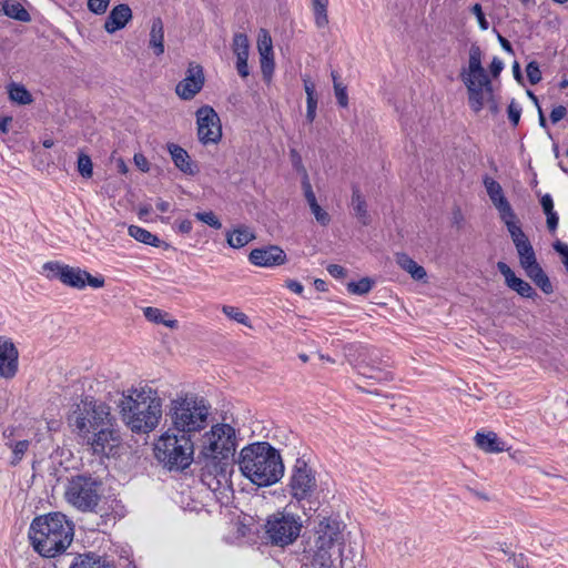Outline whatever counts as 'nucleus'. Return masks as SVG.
<instances>
[{
    "instance_id": "obj_1",
    "label": "nucleus",
    "mask_w": 568,
    "mask_h": 568,
    "mask_svg": "<svg viewBox=\"0 0 568 568\" xmlns=\"http://www.w3.org/2000/svg\"><path fill=\"white\" fill-rule=\"evenodd\" d=\"M236 449L235 429L229 424H216L202 438L199 462L201 480L210 490L222 497L232 491L230 459Z\"/></svg>"
},
{
    "instance_id": "obj_2",
    "label": "nucleus",
    "mask_w": 568,
    "mask_h": 568,
    "mask_svg": "<svg viewBox=\"0 0 568 568\" xmlns=\"http://www.w3.org/2000/svg\"><path fill=\"white\" fill-rule=\"evenodd\" d=\"M163 400L158 389L149 385L129 388L118 407L123 423L136 434L154 430L162 418Z\"/></svg>"
},
{
    "instance_id": "obj_3",
    "label": "nucleus",
    "mask_w": 568,
    "mask_h": 568,
    "mask_svg": "<svg viewBox=\"0 0 568 568\" xmlns=\"http://www.w3.org/2000/svg\"><path fill=\"white\" fill-rule=\"evenodd\" d=\"M73 535V525L61 513L36 517L29 529L33 549L47 558H53L64 552L71 545Z\"/></svg>"
},
{
    "instance_id": "obj_4",
    "label": "nucleus",
    "mask_w": 568,
    "mask_h": 568,
    "mask_svg": "<svg viewBox=\"0 0 568 568\" xmlns=\"http://www.w3.org/2000/svg\"><path fill=\"white\" fill-rule=\"evenodd\" d=\"M239 467L243 476L260 487L277 483L284 475L280 453L266 442H257L242 448Z\"/></svg>"
},
{
    "instance_id": "obj_5",
    "label": "nucleus",
    "mask_w": 568,
    "mask_h": 568,
    "mask_svg": "<svg viewBox=\"0 0 568 568\" xmlns=\"http://www.w3.org/2000/svg\"><path fill=\"white\" fill-rule=\"evenodd\" d=\"M210 414L211 406L203 397L190 392L176 393L166 405L169 432L189 436L200 433L207 427Z\"/></svg>"
},
{
    "instance_id": "obj_6",
    "label": "nucleus",
    "mask_w": 568,
    "mask_h": 568,
    "mask_svg": "<svg viewBox=\"0 0 568 568\" xmlns=\"http://www.w3.org/2000/svg\"><path fill=\"white\" fill-rule=\"evenodd\" d=\"M344 534L341 523L331 518L322 519L315 528L313 542L304 550L310 559L311 568H334L339 558L342 568H354L343 556Z\"/></svg>"
},
{
    "instance_id": "obj_7",
    "label": "nucleus",
    "mask_w": 568,
    "mask_h": 568,
    "mask_svg": "<svg viewBox=\"0 0 568 568\" xmlns=\"http://www.w3.org/2000/svg\"><path fill=\"white\" fill-rule=\"evenodd\" d=\"M483 51L477 43L469 48L467 69H463L460 78L468 92V102L476 113L483 110L485 99L491 97L493 84L483 67Z\"/></svg>"
},
{
    "instance_id": "obj_8",
    "label": "nucleus",
    "mask_w": 568,
    "mask_h": 568,
    "mask_svg": "<svg viewBox=\"0 0 568 568\" xmlns=\"http://www.w3.org/2000/svg\"><path fill=\"white\" fill-rule=\"evenodd\" d=\"M155 457L170 470H182L193 460L194 445L191 436L181 434H163L154 446Z\"/></svg>"
},
{
    "instance_id": "obj_9",
    "label": "nucleus",
    "mask_w": 568,
    "mask_h": 568,
    "mask_svg": "<svg viewBox=\"0 0 568 568\" xmlns=\"http://www.w3.org/2000/svg\"><path fill=\"white\" fill-rule=\"evenodd\" d=\"M102 497V483L92 476L77 475L68 480L65 500L80 511L93 513Z\"/></svg>"
},
{
    "instance_id": "obj_10",
    "label": "nucleus",
    "mask_w": 568,
    "mask_h": 568,
    "mask_svg": "<svg viewBox=\"0 0 568 568\" xmlns=\"http://www.w3.org/2000/svg\"><path fill=\"white\" fill-rule=\"evenodd\" d=\"M100 425L97 430H89L85 427L83 418L78 422V436L82 443L90 446L92 453L98 456H109L114 447L120 443V436L113 428V422H109L108 413L103 409L98 414Z\"/></svg>"
},
{
    "instance_id": "obj_11",
    "label": "nucleus",
    "mask_w": 568,
    "mask_h": 568,
    "mask_svg": "<svg viewBox=\"0 0 568 568\" xmlns=\"http://www.w3.org/2000/svg\"><path fill=\"white\" fill-rule=\"evenodd\" d=\"M303 527L298 515L277 511L268 516L265 532L270 541L280 547L292 545L300 536Z\"/></svg>"
},
{
    "instance_id": "obj_12",
    "label": "nucleus",
    "mask_w": 568,
    "mask_h": 568,
    "mask_svg": "<svg viewBox=\"0 0 568 568\" xmlns=\"http://www.w3.org/2000/svg\"><path fill=\"white\" fill-rule=\"evenodd\" d=\"M44 271H49V278H58L64 285L82 290L85 285L93 288H101L104 286L103 276H92L89 272L80 267H73L59 262H48L43 265Z\"/></svg>"
},
{
    "instance_id": "obj_13",
    "label": "nucleus",
    "mask_w": 568,
    "mask_h": 568,
    "mask_svg": "<svg viewBox=\"0 0 568 568\" xmlns=\"http://www.w3.org/2000/svg\"><path fill=\"white\" fill-rule=\"evenodd\" d=\"M317 489V481L313 469L301 459H297L290 480V494L297 501L311 500Z\"/></svg>"
},
{
    "instance_id": "obj_14",
    "label": "nucleus",
    "mask_w": 568,
    "mask_h": 568,
    "mask_svg": "<svg viewBox=\"0 0 568 568\" xmlns=\"http://www.w3.org/2000/svg\"><path fill=\"white\" fill-rule=\"evenodd\" d=\"M197 136L203 144H215L222 138V126L219 114L210 105L196 111Z\"/></svg>"
},
{
    "instance_id": "obj_15",
    "label": "nucleus",
    "mask_w": 568,
    "mask_h": 568,
    "mask_svg": "<svg viewBox=\"0 0 568 568\" xmlns=\"http://www.w3.org/2000/svg\"><path fill=\"white\" fill-rule=\"evenodd\" d=\"M102 409L108 413L109 422H113V417L111 415L109 405L102 402L94 400L92 398L83 399L81 404L78 406V409L73 413V416L70 418V422L74 426L75 432L78 433V422L80 420L79 418H83L85 427L89 430H97V425H100L101 420L98 419V414H100V410Z\"/></svg>"
},
{
    "instance_id": "obj_16",
    "label": "nucleus",
    "mask_w": 568,
    "mask_h": 568,
    "mask_svg": "<svg viewBox=\"0 0 568 568\" xmlns=\"http://www.w3.org/2000/svg\"><path fill=\"white\" fill-rule=\"evenodd\" d=\"M203 84V68L200 64L190 63L186 77L176 84L175 92L181 99L191 100L201 91Z\"/></svg>"
},
{
    "instance_id": "obj_17",
    "label": "nucleus",
    "mask_w": 568,
    "mask_h": 568,
    "mask_svg": "<svg viewBox=\"0 0 568 568\" xmlns=\"http://www.w3.org/2000/svg\"><path fill=\"white\" fill-rule=\"evenodd\" d=\"M19 352L13 342L0 336V376L10 379L18 372Z\"/></svg>"
},
{
    "instance_id": "obj_18",
    "label": "nucleus",
    "mask_w": 568,
    "mask_h": 568,
    "mask_svg": "<svg viewBox=\"0 0 568 568\" xmlns=\"http://www.w3.org/2000/svg\"><path fill=\"white\" fill-rule=\"evenodd\" d=\"M252 264L262 267H272L275 265H282L286 260L285 252L276 246L271 245L261 248H254L248 256Z\"/></svg>"
},
{
    "instance_id": "obj_19",
    "label": "nucleus",
    "mask_w": 568,
    "mask_h": 568,
    "mask_svg": "<svg viewBox=\"0 0 568 568\" xmlns=\"http://www.w3.org/2000/svg\"><path fill=\"white\" fill-rule=\"evenodd\" d=\"M131 19V8L125 3L118 4L109 13L104 22V29L108 33H114L115 31L123 29Z\"/></svg>"
},
{
    "instance_id": "obj_20",
    "label": "nucleus",
    "mask_w": 568,
    "mask_h": 568,
    "mask_svg": "<svg viewBox=\"0 0 568 568\" xmlns=\"http://www.w3.org/2000/svg\"><path fill=\"white\" fill-rule=\"evenodd\" d=\"M498 271L504 275L506 284L519 295L531 297L535 293L530 284L515 275L511 268L505 262L497 263Z\"/></svg>"
},
{
    "instance_id": "obj_21",
    "label": "nucleus",
    "mask_w": 568,
    "mask_h": 568,
    "mask_svg": "<svg viewBox=\"0 0 568 568\" xmlns=\"http://www.w3.org/2000/svg\"><path fill=\"white\" fill-rule=\"evenodd\" d=\"M70 568H115L113 562L94 552L80 554L74 557Z\"/></svg>"
},
{
    "instance_id": "obj_22",
    "label": "nucleus",
    "mask_w": 568,
    "mask_h": 568,
    "mask_svg": "<svg viewBox=\"0 0 568 568\" xmlns=\"http://www.w3.org/2000/svg\"><path fill=\"white\" fill-rule=\"evenodd\" d=\"M168 149L175 166L179 170L185 174H195V165L191 162L190 155L184 149L174 143H170Z\"/></svg>"
},
{
    "instance_id": "obj_23",
    "label": "nucleus",
    "mask_w": 568,
    "mask_h": 568,
    "mask_svg": "<svg viewBox=\"0 0 568 568\" xmlns=\"http://www.w3.org/2000/svg\"><path fill=\"white\" fill-rule=\"evenodd\" d=\"M476 445L486 453H501L505 450V443L500 440L496 433H477L475 436Z\"/></svg>"
},
{
    "instance_id": "obj_24",
    "label": "nucleus",
    "mask_w": 568,
    "mask_h": 568,
    "mask_svg": "<svg viewBox=\"0 0 568 568\" xmlns=\"http://www.w3.org/2000/svg\"><path fill=\"white\" fill-rule=\"evenodd\" d=\"M255 239L254 232L246 225H240L226 233V242L233 248H241Z\"/></svg>"
},
{
    "instance_id": "obj_25",
    "label": "nucleus",
    "mask_w": 568,
    "mask_h": 568,
    "mask_svg": "<svg viewBox=\"0 0 568 568\" xmlns=\"http://www.w3.org/2000/svg\"><path fill=\"white\" fill-rule=\"evenodd\" d=\"M149 47L153 50L155 55L164 53V27L159 17L152 20Z\"/></svg>"
},
{
    "instance_id": "obj_26",
    "label": "nucleus",
    "mask_w": 568,
    "mask_h": 568,
    "mask_svg": "<svg viewBox=\"0 0 568 568\" xmlns=\"http://www.w3.org/2000/svg\"><path fill=\"white\" fill-rule=\"evenodd\" d=\"M352 207L354 210V215L359 220V222L363 225H368L371 217L367 212V204L357 186H353Z\"/></svg>"
},
{
    "instance_id": "obj_27",
    "label": "nucleus",
    "mask_w": 568,
    "mask_h": 568,
    "mask_svg": "<svg viewBox=\"0 0 568 568\" xmlns=\"http://www.w3.org/2000/svg\"><path fill=\"white\" fill-rule=\"evenodd\" d=\"M483 183L495 209L504 205V203L509 202L504 195L501 185L496 180L486 175L483 180Z\"/></svg>"
},
{
    "instance_id": "obj_28",
    "label": "nucleus",
    "mask_w": 568,
    "mask_h": 568,
    "mask_svg": "<svg viewBox=\"0 0 568 568\" xmlns=\"http://www.w3.org/2000/svg\"><path fill=\"white\" fill-rule=\"evenodd\" d=\"M396 263L407 273L410 274V276L414 280H423L426 277V271L423 266L418 265L413 258H410L405 253H397L396 254Z\"/></svg>"
},
{
    "instance_id": "obj_29",
    "label": "nucleus",
    "mask_w": 568,
    "mask_h": 568,
    "mask_svg": "<svg viewBox=\"0 0 568 568\" xmlns=\"http://www.w3.org/2000/svg\"><path fill=\"white\" fill-rule=\"evenodd\" d=\"M496 210L499 214L500 220L506 225L509 235L517 233L518 231H521L518 217L509 202L504 203V205L497 207Z\"/></svg>"
},
{
    "instance_id": "obj_30",
    "label": "nucleus",
    "mask_w": 568,
    "mask_h": 568,
    "mask_svg": "<svg viewBox=\"0 0 568 568\" xmlns=\"http://www.w3.org/2000/svg\"><path fill=\"white\" fill-rule=\"evenodd\" d=\"M526 274L544 293H552L554 288L549 281V277L546 275V273L544 272L539 264L534 265L531 268L527 270Z\"/></svg>"
},
{
    "instance_id": "obj_31",
    "label": "nucleus",
    "mask_w": 568,
    "mask_h": 568,
    "mask_svg": "<svg viewBox=\"0 0 568 568\" xmlns=\"http://www.w3.org/2000/svg\"><path fill=\"white\" fill-rule=\"evenodd\" d=\"M7 89L11 101L22 105L32 103V95L23 84L11 82Z\"/></svg>"
},
{
    "instance_id": "obj_32",
    "label": "nucleus",
    "mask_w": 568,
    "mask_h": 568,
    "mask_svg": "<svg viewBox=\"0 0 568 568\" xmlns=\"http://www.w3.org/2000/svg\"><path fill=\"white\" fill-rule=\"evenodd\" d=\"M129 235L143 244L154 247H159L161 244V240L156 235L136 225L129 226Z\"/></svg>"
},
{
    "instance_id": "obj_33",
    "label": "nucleus",
    "mask_w": 568,
    "mask_h": 568,
    "mask_svg": "<svg viewBox=\"0 0 568 568\" xmlns=\"http://www.w3.org/2000/svg\"><path fill=\"white\" fill-rule=\"evenodd\" d=\"M7 17L21 21V22H30L31 16L24 9V7L19 2H10L8 0L4 1V13Z\"/></svg>"
},
{
    "instance_id": "obj_34",
    "label": "nucleus",
    "mask_w": 568,
    "mask_h": 568,
    "mask_svg": "<svg viewBox=\"0 0 568 568\" xmlns=\"http://www.w3.org/2000/svg\"><path fill=\"white\" fill-rule=\"evenodd\" d=\"M327 7L328 0H312L314 22L317 28H325L328 24Z\"/></svg>"
},
{
    "instance_id": "obj_35",
    "label": "nucleus",
    "mask_w": 568,
    "mask_h": 568,
    "mask_svg": "<svg viewBox=\"0 0 568 568\" xmlns=\"http://www.w3.org/2000/svg\"><path fill=\"white\" fill-rule=\"evenodd\" d=\"M143 314L145 318L150 322L163 324L170 328H175L178 326V321L164 320L165 314L160 308L149 306L143 310Z\"/></svg>"
},
{
    "instance_id": "obj_36",
    "label": "nucleus",
    "mask_w": 568,
    "mask_h": 568,
    "mask_svg": "<svg viewBox=\"0 0 568 568\" xmlns=\"http://www.w3.org/2000/svg\"><path fill=\"white\" fill-rule=\"evenodd\" d=\"M510 237L517 250L518 256L525 255L534 250L529 239L523 230L511 234Z\"/></svg>"
},
{
    "instance_id": "obj_37",
    "label": "nucleus",
    "mask_w": 568,
    "mask_h": 568,
    "mask_svg": "<svg viewBox=\"0 0 568 568\" xmlns=\"http://www.w3.org/2000/svg\"><path fill=\"white\" fill-rule=\"evenodd\" d=\"M232 50L237 57H248L250 43L244 33H235L233 37Z\"/></svg>"
},
{
    "instance_id": "obj_38",
    "label": "nucleus",
    "mask_w": 568,
    "mask_h": 568,
    "mask_svg": "<svg viewBox=\"0 0 568 568\" xmlns=\"http://www.w3.org/2000/svg\"><path fill=\"white\" fill-rule=\"evenodd\" d=\"M258 54H273V41L266 29H261L257 36Z\"/></svg>"
},
{
    "instance_id": "obj_39",
    "label": "nucleus",
    "mask_w": 568,
    "mask_h": 568,
    "mask_svg": "<svg viewBox=\"0 0 568 568\" xmlns=\"http://www.w3.org/2000/svg\"><path fill=\"white\" fill-rule=\"evenodd\" d=\"M373 284L374 282L369 277H363L358 282H349L347 290L352 294L365 295L372 290Z\"/></svg>"
},
{
    "instance_id": "obj_40",
    "label": "nucleus",
    "mask_w": 568,
    "mask_h": 568,
    "mask_svg": "<svg viewBox=\"0 0 568 568\" xmlns=\"http://www.w3.org/2000/svg\"><path fill=\"white\" fill-rule=\"evenodd\" d=\"M222 312L231 320L243 324L245 326H250V321L246 314L240 311V308L230 306V305H223Z\"/></svg>"
},
{
    "instance_id": "obj_41",
    "label": "nucleus",
    "mask_w": 568,
    "mask_h": 568,
    "mask_svg": "<svg viewBox=\"0 0 568 568\" xmlns=\"http://www.w3.org/2000/svg\"><path fill=\"white\" fill-rule=\"evenodd\" d=\"M30 446L29 440H19L14 444H9V447L12 449L13 458L11 460V465L16 466L18 465L21 459L23 458V455L28 450Z\"/></svg>"
},
{
    "instance_id": "obj_42",
    "label": "nucleus",
    "mask_w": 568,
    "mask_h": 568,
    "mask_svg": "<svg viewBox=\"0 0 568 568\" xmlns=\"http://www.w3.org/2000/svg\"><path fill=\"white\" fill-rule=\"evenodd\" d=\"M195 219L207 224L209 226L220 230L222 227V223L219 217L212 212H196L194 214Z\"/></svg>"
},
{
    "instance_id": "obj_43",
    "label": "nucleus",
    "mask_w": 568,
    "mask_h": 568,
    "mask_svg": "<svg viewBox=\"0 0 568 568\" xmlns=\"http://www.w3.org/2000/svg\"><path fill=\"white\" fill-rule=\"evenodd\" d=\"M333 82H334V91L337 102L341 106L346 108L348 104V98L346 92V87H344L341 82L337 81V75L333 72Z\"/></svg>"
},
{
    "instance_id": "obj_44",
    "label": "nucleus",
    "mask_w": 568,
    "mask_h": 568,
    "mask_svg": "<svg viewBox=\"0 0 568 568\" xmlns=\"http://www.w3.org/2000/svg\"><path fill=\"white\" fill-rule=\"evenodd\" d=\"M261 71L265 79H270L274 71V53L273 54H260Z\"/></svg>"
},
{
    "instance_id": "obj_45",
    "label": "nucleus",
    "mask_w": 568,
    "mask_h": 568,
    "mask_svg": "<svg viewBox=\"0 0 568 568\" xmlns=\"http://www.w3.org/2000/svg\"><path fill=\"white\" fill-rule=\"evenodd\" d=\"M78 171L83 178L92 176V161L89 155L81 153L78 158Z\"/></svg>"
},
{
    "instance_id": "obj_46",
    "label": "nucleus",
    "mask_w": 568,
    "mask_h": 568,
    "mask_svg": "<svg viewBox=\"0 0 568 568\" xmlns=\"http://www.w3.org/2000/svg\"><path fill=\"white\" fill-rule=\"evenodd\" d=\"M526 73H527V78H528V81L530 82V84L534 85L541 81V71L536 61H530L526 65Z\"/></svg>"
},
{
    "instance_id": "obj_47",
    "label": "nucleus",
    "mask_w": 568,
    "mask_h": 568,
    "mask_svg": "<svg viewBox=\"0 0 568 568\" xmlns=\"http://www.w3.org/2000/svg\"><path fill=\"white\" fill-rule=\"evenodd\" d=\"M302 189L304 191V196H305V200L308 203V205L317 203L315 193H314V191L312 189V185H311V182H310V179H308V174H307L306 171H304V176L302 179Z\"/></svg>"
},
{
    "instance_id": "obj_48",
    "label": "nucleus",
    "mask_w": 568,
    "mask_h": 568,
    "mask_svg": "<svg viewBox=\"0 0 568 568\" xmlns=\"http://www.w3.org/2000/svg\"><path fill=\"white\" fill-rule=\"evenodd\" d=\"M310 209H311L312 213L314 214L316 221L321 225L326 226L331 222L329 214L325 210H323L318 203H314V204L310 205Z\"/></svg>"
},
{
    "instance_id": "obj_49",
    "label": "nucleus",
    "mask_w": 568,
    "mask_h": 568,
    "mask_svg": "<svg viewBox=\"0 0 568 568\" xmlns=\"http://www.w3.org/2000/svg\"><path fill=\"white\" fill-rule=\"evenodd\" d=\"M508 112V119L513 123L514 126L518 125L520 115H521V108L518 103L513 100L507 109Z\"/></svg>"
},
{
    "instance_id": "obj_50",
    "label": "nucleus",
    "mask_w": 568,
    "mask_h": 568,
    "mask_svg": "<svg viewBox=\"0 0 568 568\" xmlns=\"http://www.w3.org/2000/svg\"><path fill=\"white\" fill-rule=\"evenodd\" d=\"M470 11L471 13L477 18V21H478V24H479V28L481 30H487L489 28V23L483 12V8L479 3H475L471 8H470Z\"/></svg>"
},
{
    "instance_id": "obj_51",
    "label": "nucleus",
    "mask_w": 568,
    "mask_h": 568,
    "mask_svg": "<svg viewBox=\"0 0 568 568\" xmlns=\"http://www.w3.org/2000/svg\"><path fill=\"white\" fill-rule=\"evenodd\" d=\"M110 0H88V8L95 14H102L106 11Z\"/></svg>"
},
{
    "instance_id": "obj_52",
    "label": "nucleus",
    "mask_w": 568,
    "mask_h": 568,
    "mask_svg": "<svg viewBox=\"0 0 568 568\" xmlns=\"http://www.w3.org/2000/svg\"><path fill=\"white\" fill-rule=\"evenodd\" d=\"M519 262H520V266L525 270V272L527 270L531 268L534 265H537L538 263H537L535 251L532 250L531 252H529L525 255H520Z\"/></svg>"
},
{
    "instance_id": "obj_53",
    "label": "nucleus",
    "mask_w": 568,
    "mask_h": 568,
    "mask_svg": "<svg viewBox=\"0 0 568 568\" xmlns=\"http://www.w3.org/2000/svg\"><path fill=\"white\" fill-rule=\"evenodd\" d=\"M306 119L308 122H313L316 116L317 98L306 99Z\"/></svg>"
},
{
    "instance_id": "obj_54",
    "label": "nucleus",
    "mask_w": 568,
    "mask_h": 568,
    "mask_svg": "<svg viewBox=\"0 0 568 568\" xmlns=\"http://www.w3.org/2000/svg\"><path fill=\"white\" fill-rule=\"evenodd\" d=\"M540 205L542 207V211L545 215L555 213L554 210V200L550 194H544L540 199Z\"/></svg>"
},
{
    "instance_id": "obj_55",
    "label": "nucleus",
    "mask_w": 568,
    "mask_h": 568,
    "mask_svg": "<svg viewBox=\"0 0 568 568\" xmlns=\"http://www.w3.org/2000/svg\"><path fill=\"white\" fill-rule=\"evenodd\" d=\"M247 59H248V57H237L236 58V70L242 78H246L250 74Z\"/></svg>"
},
{
    "instance_id": "obj_56",
    "label": "nucleus",
    "mask_w": 568,
    "mask_h": 568,
    "mask_svg": "<svg viewBox=\"0 0 568 568\" xmlns=\"http://www.w3.org/2000/svg\"><path fill=\"white\" fill-rule=\"evenodd\" d=\"M327 272L335 278H344L347 274V271L338 264H329Z\"/></svg>"
},
{
    "instance_id": "obj_57",
    "label": "nucleus",
    "mask_w": 568,
    "mask_h": 568,
    "mask_svg": "<svg viewBox=\"0 0 568 568\" xmlns=\"http://www.w3.org/2000/svg\"><path fill=\"white\" fill-rule=\"evenodd\" d=\"M567 114V109L564 105H558L550 112V120L552 123H557L562 120Z\"/></svg>"
},
{
    "instance_id": "obj_58",
    "label": "nucleus",
    "mask_w": 568,
    "mask_h": 568,
    "mask_svg": "<svg viewBox=\"0 0 568 568\" xmlns=\"http://www.w3.org/2000/svg\"><path fill=\"white\" fill-rule=\"evenodd\" d=\"M510 559L517 568H529L528 559L524 554H510Z\"/></svg>"
},
{
    "instance_id": "obj_59",
    "label": "nucleus",
    "mask_w": 568,
    "mask_h": 568,
    "mask_svg": "<svg viewBox=\"0 0 568 568\" xmlns=\"http://www.w3.org/2000/svg\"><path fill=\"white\" fill-rule=\"evenodd\" d=\"M489 69H490V73H491V75H493L494 78H497V77H499L500 72H501V71H503V69H504V62H503L499 58L495 57V58L491 60V63H490Z\"/></svg>"
},
{
    "instance_id": "obj_60",
    "label": "nucleus",
    "mask_w": 568,
    "mask_h": 568,
    "mask_svg": "<svg viewBox=\"0 0 568 568\" xmlns=\"http://www.w3.org/2000/svg\"><path fill=\"white\" fill-rule=\"evenodd\" d=\"M554 248L562 256L564 264H568V245L566 243L557 241L554 244Z\"/></svg>"
},
{
    "instance_id": "obj_61",
    "label": "nucleus",
    "mask_w": 568,
    "mask_h": 568,
    "mask_svg": "<svg viewBox=\"0 0 568 568\" xmlns=\"http://www.w3.org/2000/svg\"><path fill=\"white\" fill-rule=\"evenodd\" d=\"M546 217H547V220H546L547 229L549 230L550 233H554L558 227V222H559L558 214H557V212H555L551 214H547Z\"/></svg>"
},
{
    "instance_id": "obj_62",
    "label": "nucleus",
    "mask_w": 568,
    "mask_h": 568,
    "mask_svg": "<svg viewBox=\"0 0 568 568\" xmlns=\"http://www.w3.org/2000/svg\"><path fill=\"white\" fill-rule=\"evenodd\" d=\"M134 162L136 164V166L143 171V172H146L149 171V162L148 160L142 155V154H135L134 155Z\"/></svg>"
},
{
    "instance_id": "obj_63",
    "label": "nucleus",
    "mask_w": 568,
    "mask_h": 568,
    "mask_svg": "<svg viewBox=\"0 0 568 568\" xmlns=\"http://www.w3.org/2000/svg\"><path fill=\"white\" fill-rule=\"evenodd\" d=\"M303 81H304L306 99L317 98L314 83L306 79H304Z\"/></svg>"
},
{
    "instance_id": "obj_64",
    "label": "nucleus",
    "mask_w": 568,
    "mask_h": 568,
    "mask_svg": "<svg viewBox=\"0 0 568 568\" xmlns=\"http://www.w3.org/2000/svg\"><path fill=\"white\" fill-rule=\"evenodd\" d=\"M286 287L296 294H302L304 291L303 285L295 280H288L286 282Z\"/></svg>"
}]
</instances>
